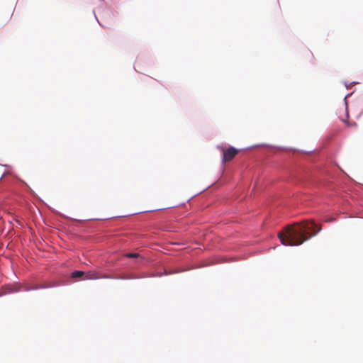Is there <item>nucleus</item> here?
<instances>
[{
    "mask_svg": "<svg viewBox=\"0 0 363 363\" xmlns=\"http://www.w3.org/2000/svg\"><path fill=\"white\" fill-rule=\"evenodd\" d=\"M320 230L321 226L317 225L313 220H303L287 225L284 229V233H279L278 237L282 245L296 246L308 240Z\"/></svg>",
    "mask_w": 363,
    "mask_h": 363,
    "instance_id": "f257e3e1",
    "label": "nucleus"
},
{
    "mask_svg": "<svg viewBox=\"0 0 363 363\" xmlns=\"http://www.w3.org/2000/svg\"><path fill=\"white\" fill-rule=\"evenodd\" d=\"M223 151V162H228L231 161L238 153V150L234 147H229L227 149L222 148Z\"/></svg>",
    "mask_w": 363,
    "mask_h": 363,
    "instance_id": "f03ea898",
    "label": "nucleus"
},
{
    "mask_svg": "<svg viewBox=\"0 0 363 363\" xmlns=\"http://www.w3.org/2000/svg\"><path fill=\"white\" fill-rule=\"evenodd\" d=\"M21 287H23V286L17 284L13 285H6L3 287V292L0 293V296L10 293L18 292L21 290Z\"/></svg>",
    "mask_w": 363,
    "mask_h": 363,
    "instance_id": "7ed1b4c3",
    "label": "nucleus"
},
{
    "mask_svg": "<svg viewBox=\"0 0 363 363\" xmlns=\"http://www.w3.org/2000/svg\"><path fill=\"white\" fill-rule=\"evenodd\" d=\"M99 278L100 277L96 272H88L87 273H84V277L82 279H97Z\"/></svg>",
    "mask_w": 363,
    "mask_h": 363,
    "instance_id": "20e7f679",
    "label": "nucleus"
},
{
    "mask_svg": "<svg viewBox=\"0 0 363 363\" xmlns=\"http://www.w3.org/2000/svg\"><path fill=\"white\" fill-rule=\"evenodd\" d=\"M72 278H84V272L82 271H74L72 273Z\"/></svg>",
    "mask_w": 363,
    "mask_h": 363,
    "instance_id": "39448f33",
    "label": "nucleus"
},
{
    "mask_svg": "<svg viewBox=\"0 0 363 363\" xmlns=\"http://www.w3.org/2000/svg\"><path fill=\"white\" fill-rule=\"evenodd\" d=\"M43 288H46V286H44V285H36V286H33L31 288H28L27 286H24L23 287V290L24 291L37 290V289H43Z\"/></svg>",
    "mask_w": 363,
    "mask_h": 363,
    "instance_id": "423d86ee",
    "label": "nucleus"
},
{
    "mask_svg": "<svg viewBox=\"0 0 363 363\" xmlns=\"http://www.w3.org/2000/svg\"><path fill=\"white\" fill-rule=\"evenodd\" d=\"M125 256L128 258H136L138 257L140 255L138 253H126Z\"/></svg>",
    "mask_w": 363,
    "mask_h": 363,
    "instance_id": "0eeeda50",
    "label": "nucleus"
}]
</instances>
